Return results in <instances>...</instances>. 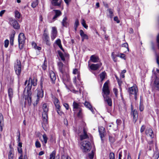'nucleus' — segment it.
<instances>
[{
  "mask_svg": "<svg viewBox=\"0 0 159 159\" xmlns=\"http://www.w3.org/2000/svg\"><path fill=\"white\" fill-rule=\"evenodd\" d=\"M58 66L59 71L62 74H63L64 72L63 64L61 62H60L58 63Z\"/></svg>",
  "mask_w": 159,
  "mask_h": 159,
  "instance_id": "nucleus-22",
  "label": "nucleus"
},
{
  "mask_svg": "<svg viewBox=\"0 0 159 159\" xmlns=\"http://www.w3.org/2000/svg\"><path fill=\"white\" fill-rule=\"evenodd\" d=\"M104 100L106 102L108 105L110 106H111L112 105V100L108 96H105L104 95H103Z\"/></svg>",
  "mask_w": 159,
  "mask_h": 159,
  "instance_id": "nucleus-17",
  "label": "nucleus"
},
{
  "mask_svg": "<svg viewBox=\"0 0 159 159\" xmlns=\"http://www.w3.org/2000/svg\"><path fill=\"white\" fill-rule=\"evenodd\" d=\"M58 53L59 56V57H60L61 60L63 61H65V55L63 54L62 52H61L60 51H58Z\"/></svg>",
  "mask_w": 159,
  "mask_h": 159,
  "instance_id": "nucleus-29",
  "label": "nucleus"
},
{
  "mask_svg": "<svg viewBox=\"0 0 159 159\" xmlns=\"http://www.w3.org/2000/svg\"><path fill=\"white\" fill-rule=\"evenodd\" d=\"M56 43L58 46L60 45L61 44V41L60 39H58L56 41Z\"/></svg>",
  "mask_w": 159,
  "mask_h": 159,
  "instance_id": "nucleus-51",
  "label": "nucleus"
},
{
  "mask_svg": "<svg viewBox=\"0 0 159 159\" xmlns=\"http://www.w3.org/2000/svg\"><path fill=\"white\" fill-rule=\"evenodd\" d=\"M80 35L81 37L82 41L83 42L84 39H89L88 36L85 34L82 30H80Z\"/></svg>",
  "mask_w": 159,
  "mask_h": 159,
  "instance_id": "nucleus-18",
  "label": "nucleus"
},
{
  "mask_svg": "<svg viewBox=\"0 0 159 159\" xmlns=\"http://www.w3.org/2000/svg\"><path fill=\"white\" fill-rule=\"evenodd\" d=\"M102 65V63H100L97 64H93L90 65L89 66L90 68L92 70H96L98 69Z\"/></svg>",
  "mask_w": 159,
  "mask_h": 159,
  "instance_id": "nucleus-12",
  "label": "nucleus"
},
{
  "mask_svg": "<svg viewBox=\"0 0 159 159\" xmlns=\"http://www.w3.org/2000/svg\"><path fill=\"white\" fill-rule=\"evenodd\" d=\"M8 95L10 99L11 102L13 96V91L11 88H9L8 89Z\"/></svg>",
  "mask_w": 159,
  "mask_h": 159,
  "instance_id": "nucleus-23",
  "label": "nucleus"
},
{
  "mask_svg": "<svg viewBox=\"0 0 159 159\" xmlns=\"http://www.w3.org/2000/svg\"><path fill=\"white\" fill-rule=\"evenodd\" d=\"M145 133L147 136H149L151 138L154 137V134L152 129L151 128L147 129L146 130Z\"/></svg>",
  "mask_w": 159,
  "mask_h": 159,
  "instance_id": "nucleus-21",
  "label": "nucleus"
},
{
  "mask_svg": "<svg viewBox=\"0 0 159 159\" xmlns=\"http://www.w3.org/2000/svg\"><path fill=\"white\" fill-rule=\"evenodd\" d=\"M116 57H120L121 58H124L125 57V55L123 53L118 54L116 56Z\"/></svg>",
  "mask_w": 159,
  "mask_h": 159,
  "instance_id": "nucleus-44",
  "label": "nucleus"
},
{
  "mask_svg": "<svg viewBox=\"0 0 159 159\" xmlns=\"http://www.w3.org/2000/svg\"><path fill=\"white\" fill-rule=\"evenodd\" d=\"M43 140H42V142H44V143L45 144L47 142V140L48 139V138L47 137V135L46 134H44L43 135Z\"/></svg>",
  "mask_w": 159,
  "mask_h": 159,
  "instance_id": "nucleus-36",
  "label": "nucleus"
},
{
  "mask_svg": "<svg viewBox=\"0 0 159 159\" xmlns=\"http://www.w3.org/2000/svg\"><path fill=\"white\" fill-rule=\"evenodd\" d=\"M132 111L131 112V115L133 117V121L135 123L137 120L138 117V113L137 111L135 110H133L132 109Z\"/></svg>",
  "mask_w": 159,
  "mask_h": 159,
  "instance_id": "nucleus-15",
  "label": "nucleus"
},
{
  "mask_svg": "<svg viewBox=\"0 0 159 159\" xmlns=\"http://www.w3.org/2000/svg\"><path fill=\"white\" fill-rule=\"evenodd\" d=\"M114 20L117 23H119L120 22L117 16H115L114 18Z\"/></svg>",
  "mask_w": 159,
  "mask_h": 159,
  "instance_id": "nucleus-52",
  "label": "nucleus"
},
{
  "mask_svg": "<svg viewBox=\"0 0 159 159\" xmlns=\"http://www.w3.org/2000/svg\"><path fill=\"white\" fill-rule=\"evenodd\" d=\"M89 157L90 159H93L94 157V153L93 151L89 154Z\"/></svg>",
  "mask_w": 159,
  "mask_h": 159,
  "instance_id": "nucleus-43",
  "label": "nucleus"
},
{
  "mask_svg": "<svg viewBox=\"0 0 159 159\" xmlns=\"http://www.w3.org/2000/svg\"><path fill=\"white\" fill-rule=\"evenodd\" d=\"M38 3L37 1H35L34 2H33L32 3L31 6L32 7L34 8L36 7V6L38 5Z\"/></svg>",
  "mask_w": 159,
  "mask_h": 159,
  "instance_id": "nucleus-42",
  "label": "nucleus"
},
{
  "mask_svg": "<svg viewBox=\"0 0 159 159\" xmlns=\"http://www.w3.org/2000/svg\"><path fill=\"white\" fill-rule=\"evenodd\" d=\"M78 70L77 69H74L73 71V73L74 74H76L78 73Z\"/></svg>",
  "mask_w": 159,
  "mask_h": 159,
  "instance_id": "nucleus-61",
  "label": "nucleus"
},
{
  "mask_svg": "<svg viewBox=\"0 0 159 159\" xmlns=\"http://www.w3.org/2000/svg\"><path fill=\"white\" fill-rule=\"evenodd\" d=\"M35 146L37 148H39L41 147V144L39 142L36 141L35 142Z\"/></svg>",
  "mask_w": 159,
  "mask_h": 159,
  "instance_id": "nucleus-47",
  "label": "nucleus"
},
{
  "mask_svg": "<svg viewBox=\"0 0 159 159\" xmlns=\"http://www.w3.org/2000/svg\"><path fill=\"white\" fill-rule=\"evenodd\" d=\"M52 33H55L57 34V30L56 28L54 27H53L52 28Z\"/></svg>",
  "mask_w": 159,
  "mask_h": 159,
  "instance_id": "nucleus-48",
  "label": "nucleus"
},
{
  "mask_svg": "<svg viewBox=\"0 0 159 159\" xmlns=\"http://www.w3.org/2000/svg\"><path fill=\"white\" fill-rule=\"evenodd\" d=\"M25 40V38L24 34L22 33H20L18 37L19 47L20 50L22 49L23 48Z\"/></svg>",
  "mask_w": 159,
  "mask_h": 159,
  "instance_id": "nucleus-3",
  "label": "nucleus"
},
{
  "mask_svg": "<svg viewBox=\"0 0 159 159\" xmlns=\"http://www.w3.org/2000/svg\"><path fill=\"white\" fill-rule=\"evenodd\" d=\"M110 159H115L114 154L113 152H111L109 154Z\"/></svg>",
  "mask_w": 159,
  "mask_h": 159,
  "instance_id": "nucleus-41",
  "label": "nucleus"
},
{
  "mask_svg": "<svg viewBox=\"0 0 159 159\" xmlns=\"http://www.w3.org/2000/svg\"><path fill=\"white\" fill-rule=\"evenodd\" d=\"M154 84L157 89L159 90V79L157 78L156 79L154 82Z\"/></svg>",
  "mask_w": 159,
  "mask_h": 159,
  "instance_id": "nucleus-32",
  "label": "nucleus"
},
{
  "mask_svg": "<svg viewBox=\"0 0 159 159\" xmlns=\"http://www.w3.org/2000/svg\"><path fill=\"white\" fill-rule=\"evenodd\" d=\"M113 91L115 93L116 96L117 97L118 94L117 89L116 88H114L113 89Z\"/></svg>",
  "mask_w": 159,
  "mask_h": 159,
  "instance_id": "nucleus-55",
  "label": "nucleus"
},
{
  "mask_svg": "<svg viewBox=\"0 0 159 159\" xmlns=\"http://www.w3.org/2000/svg\"><path fill=\"white\" fill-rule=\"evenodd\" d=\"M10 24L12 25L15 29H19V26L17 21L15 20L10 19Z\"/></svg>",
  "mask_w": 159,
  "mask_h": 159,
  "instance_id": "nucleus-11",
  "label": "nucleus"
},
{
  "mask_svg": "<svg viewBox=\"0 0 159 159\" xmlns=\"http://www.w3.org/2000/svg\"><path fill=\"white\" fill-rule=\"evenodd\" d=\"M50 78L53 84L55 83V80L56 79V76L55 73L53 71H51L50 73Z\"/></svg>",
  "mask_w": 159,
  "mask_h": 159,
  "instance_id": "nucleus-25",
  "label": "nucleus"
},
{
  "mask_svg": "<svg viewBox=\"0 0 159 159\" xmlns=\"http://www.w3.org/2000/svg\"><path fill=\"white\" fill-rule=\"evenodd\" d=\"M67 20V18L66 16L63 19L62 22V24L63 26L66 27L67 25V23L66 21Z\"/></svg>",
  "mask_w": 159,
  "mask_h": 159,
  "instance_id": "nucleus-30",
  "label": "nucleus"
},
{
  "mask_svg": "<svg viewBox=\"0 0 159 159\" xmlns=\"http://www.w3.org/2000/svg\"><path fill=\"white\" fill-rule=\"evenodd\" d=\"M4 125L3 117L2 115L0 113V131H2V127Z\"/></svg>",
  "mask_w": 159,
  "mask_h": 159,
  "instance_id": "nucleus-24",
  "label": "nucleus"
},
{
  "mask_svg": "<svg viewBox=\"0 0 159 159\" xmlns=\"http://www.w3.org/2000/svg\"><path fill=\"white\" fill-rule=\"evenodd\" d=\"M57 111L60 115L61 116L63 114V112L60 111V108L57 109Z\"/></svg>",
  "mask_w": 159,
  "mask_h": 159,
  "instance_id": "nucleus-58",
  "label": "nucleus"
},
{
  "mask_svg": "<svg viewBox=\"0 0 159 159\" xmlns=\"http://www.w3.org/2000/svg\"><path fill=\"white\" fill-rule=\"evenodd\" d=\"M81 148L84 152H88L91 149V144L89 142L85 141H83L81 142Z\"/></svg>",
  "mask_w": 159,
  "mask_h": 159,
  "instance_id": "nucleus-5",
  "label": "nucleus"
},
{
  "mask_svg": "<svg viewBox=\"0 0 159 159\" xmlns=\"http://www.w3.org/2000/svg\"><path fill=\"white\" fill-rule=\"evenodd\" d=\"M122 47L126 48L128 51H129V48H128V44L127 43H125L122 44Z\"/></svg>",
  "mask_w": 159,
  "mask_h": 159,
  "instance_id": "nucleus-50",
  "label": "nucleus"
},
{
  "mask_svg": "<svg viewBox=\"0 0 159 159\" xmlns=\"http://www.w3.org/2000/svg\"><path fill=\"white\" fill-rule=\"evenodd\" d=\"M54 102L57 109L60 108V106L59 105V102L58 99L56 98H54Z\"/></svg>",
  "mask_w": 159,
  "mask_h": 159,
  "instance_id": "nucleus-27",
  "label": "nucleus"
},
{
  "mask_svg": "<svg viewBox=\"0 0 159 159\" xmlns=\"http://www.w3.org/2000/svg\"><path fill=\"white\" fill-rule=\"evenodd\" d=\"M15 17L18 19H20V14L17 10H15L14 11Z\"/></svg>",
  "mask_w": 159,
  "mask_h": 159,
  "instance_id": "nucleus-33",
  "label": "nucleus"
},
{
  "mask_svg": "<svg viewBox=\"0 0 159 159\" xmlns=\"http://www.w3.org/2000/svg\"><path fill=\"white\" fill-rule=\"evenodd\" d=\"M106 74L105 72H103L101 73L99 75L100 78L101 79V81H102L105 78Z\"/></svg>",
  "mask_w": 159,
  "mask_h": 159,
  "instance_id": "nucleus-31",
  "label": "nucleus"
},
{
  "mask_svg": "<svg viewBox=\"0 0 159 159\" xmlns=\"http://www.w3.org/2000/svg\"><path fill=\"white\" fill-rule=\"evenodd\" d=\"M42 67L43 69L45 70L47 68V62L45 60L44 61V62L43 63V64L42 65Z\"/></svg>",
  "mask_w": 159,
  "mask_h": 159,
  "instance_id": "nucleus-40",
  "label": "nucleus"
},
{
  "mask_svg": "<svg viewBox=\"0 0 159 159\" xmlns=\"http://www.w3.org/2000/svg\"><path fill=\"white\" fill-rule=\"evenodd\" d=\"M61 159H71V158L67 155H63L61 157Z\"/></svg>",
  "mask_w": 159,
  "mask_h": 159,
  "instance_id": "nucleus-46",
  "label": "nucleus"
},
{
  "mask_svg": "<svg viewBox=\"0 0 159 159\" xmlns=\"http://www.w3.org/2000/svg\"><path fill=\"white\" fill-rule=\"evenodd\" d=\"M40 85L41 88L37 89V99L36 101V104L38 103V102L39 101L40 98H42L43 96V91L42 89L43 88V83L42 80L40 83Z\"/></svg>",
  "mask_w": 159,
  "mask_h": 159,
  "instance_id": "nucleus-7",
  "label": "nucleus"
},
{
  "mask_svg": "<svg viewBox=\"0 0 159 159\" xmlns=\"http://www.w3.org/2000/svg\"><path fill=\"white\" fill-rule=\"evenodd\" d=\"M18 151L20 154H22V151L21 147H18L17 148Z\"/></svg>",
  "mask_w": 159,
  "mask_h": 159,
  "instance_id": "nucleus-53",
  "label": "nucleus"
},
{
  "mask_svg": "<svg viewBox=\"0 0 159 159\" xmlns=\"http://www.w3.org/2000/svg\"><path fill=\"white\" fill-rule=\"evenodd\" d=\"M5 12V10H3L0 12V16H2Z\"/></svg>",
  "mask_w": 159,
  "mask_h": 159,
  "instance_id": "nucleus-63",
  "label": "nucleus"
},
{
  "mask_svg": "<svg viewBox=\"0 0 159 159\" xmlns=\"http://www.w3.org/2000/svg\"><path fill=\"white\" fill-rule=\"evenodd\" d=\"M32 47L34 48H36V46H37V45L35 43H34V42H32Z\"/></svg>",
  "mask_w": 159,
  "mask_h": 159,
  "instance_id": "nucleus-62",
  "label": "nucleus"
},
{
  "mask_svg": "<svg viewBox=\"0 0 159 159\" xmlns=\"http://www.w3.org/2000/svg\"><path fill=\"white\" fill-rule=\"evenodd\" d=\"M15 33L14 32V34L13 35H11L10 37V44L11 45H13L14 34Z\"/></svg>",
  "mask_w": 159,
  "mask_h": 159,
  "instance_id": "nucleus-35",
  "label": "nucleus"
},
{
  "mask_svg": "<svg viewBox=\"0 0 159 159\" xmlns=\"http://www.w3.org/2000/svg\"><path fill=\"white\" fill-rule=\"evenodd\" d=\"M145 126L144 125H143L142 126V127H141V129H140V132L141 133H142L143 132L145 129Z\"/></svg>",
  "mask_w": 159,
  "mask_h": 159,
  "instance_id": "nucleus-57",
  "label": "nucleus"
},
{
  "mask_svg": "<svg viewBox=\"0 0 159 159\" xmlns=\"http://www.w3.org/2000/svg\"><path fill=\"white\" fill-rule=\"evenodd\" d=\"M10 150L8 154V159H14V150L13 148L10 146Z\"/></svg>",
  "mask_w": 159,
  "mask_h": 159,
  "instance_id": "nucleus-19",
  "label": "nucleus"
},
{
  "mask_svg": "<svg viewBox=\"0 0 159 159\" xmlns=\"http://www.w3.org/2000/svg\"><path fill=\"white\" fill-rule=\"evenodd\" d=\"M42 38L43 40L46 44L49 46L50 45L49 37L47 33H43Z\"/></svg>",
  "mask_w": 159,
  "mask_h": 159,
  "instance_id": "nucleus-10",
  "label": "nucleus"
},
{
  "mask_svg": "<svg viewBox=\"0 0 159 159\" xmlns=\"http://www.w3.org/2000/svg\"><path fill=\"white\" fill-rule=\"evenodd\" d=\"M84 105L85 106L88 108L93 113H94V111L92 108V106L89 102H85L84 103Z\"/></svg>",
  "mask_w": 159,
  "mask_h": 159,
  "instance_id": "nucleus-26",
  "label": "nucleus"
},
{
  "mask_svg": "<svg viewBox=\"0 0 159 159\" xmlns=\"http://www.w3.org/2000/svg\"><path fill=\"white\" fill-rule=\"evenodd\" d=\"M37 80L36 78L30 77L27 85L24 91V97L25 99V103L28 104L29 106L31 104V90L32 86H36L37 85Z\"/></svg>",
  "mask_w": 159,
  "mask_h": 159,
  "instance_id": "nucleus-1",
  "label": "nucleus"
},
{
  "mask_svg": "<svg viewBox=\"0 0 159 159\" xmlns=\"http://www.w3.org/2000/svg\"><path fill=\"white\" fill-rule=\"evenodd\" d=\"M99 58L98 57L95 55H92L90 57V60L93 62H98L99 61Z\"/></svg>",
  "mask_w": 159,
  "mask_h": 159,
  "instance_id": "nucleus-16",
  "label": "nucleus"
},
{
  "mask_svg": "<svg viewBox=\"0 0 159 159\" xmlns=\"http://www.w3.org/2000/svg\"><path fill=\"white\" fill-rule=\"evenodd\" d=\"M138 91L136 85H134L132 87H130L128 89V92L130 94L134 95V98L137 99V93Z\"/></svg>",
  "mask_w": 159,
  "mask_h": 159,
  "instance_id": "nucleus-8",
  "label": "nucleus"
},
{
  "mask_svg": "<svg viewBox=\"0 0 159 159\" xmlns=\"http://www.w3.org/2000/svg\"><path fill=\"white\" fill-rule=\"evenodd\" d=\"M53 11H54L55 15L53 17L52 20H55L57 18L61 15L62 13L59 10H54Z\"/></svg>",
  "mask_w": 159,
  "mask_h": 159,
  "instance_id": "nucleus-20",
  "label": "nucleus"
},
{
  "mask_svg": "<svg viewBox=\"0 0 159 159\" xmlns=\"http://www.w3.org/2000/svg\"><path fill=\"white\" fill-rule=\"evenodd\" d=\"M109 83V81L107 80L104 84L102 89V92L103 93V94H102L103 96L104 95L105 96H107L110 94V91L108 86Z\"/></svg>",
  "mask_w": 159,
  "mask_h": 159,
  "instance_id": "nucleus-6",
  "label": "nucleus"
},
{
  "mask_svg": "<svg viewBox=\"0 0 159 159\" xmlns=\"http://www.w3.org/2000/svg\"><path fill=\"white\" fill-rule=\"evenodd\" d=\"M73 107L74 109H75L74 111H76V110H78L79 108V105L78 103H76L75 101H74L73 102Z\"/></svg>",
  "mask_w": 159,
  "mask_h": 159,
  "instance_id": "nucleus-28",
  "label": "nucleus"
},
{
  "mask_svg": "<svg viewBox=\"0 0 159 159\" xmlns=\"http://www.w3.org/2000/svg\"><path fill=\"white\" fill-rule=\"evenodd\" d=\"M77 110L79 111L77 114L78 117L80 118L82 116V109L81 108H79Z\"/></svg>",
  "mask_w": 159,
  "mask_h": 159,
  "instance_id": "nucleus-39",
  "label": "nucleus"
},
{
  "mask_svg": "<svg viewBox=\"0 0 159 159\" xmlns=\"http://www.w3.org/2000/svg\"><path fill=\"white\" fill-rule=\"evenodd\" d=\"M9 44V41L8 40L6 39L4 41V46L5 48H7Z\"/></svg>",
  "mask_w": 159,
  "mask_h": 159,
  "instance_id": "nucleus-45",
  "label": "nucleus"
},
{
  "mask_svg": "<svg viewBox=\"0 0 159 159\" xmlns=\"http://www.w3.org/2000/svg\"><path fill=\"white\" fill-rule=\"evenodd\" d=\"M21 63L20 60H17L14 64V70L16 74L19 76L21 72Z\"/></svg>",
  "mask_w": 159,
  "mask_h": 159,
  "instance_id": "nucleus-4",
  "label": "nucleus"
},
{
  "mask_svg": "<svg viewBox=\"0 0 159 159\" xmlns=\"http://www.w3.org/2000/svg\"><path fill=\"white\" fill-rule=\"evenodd\" d=\"M57 34L52 33L51 36L52 39L53 40L57 36Z\"/></svg>",
  "mask_w": 159,
  "mask_h": 159,
  "instance_id": "nucleus-49",
  "label": "nucleus"
},
{
  "mask_svg": "<svg viewBox=\"0 0 159 159\" xmlns=\"http://www.w3.org/2000/svg\"><path fill=\"white\" fill-rule=\"evenodd\" d=\"M116 122L117 125H120L121 123V121L120 119H117Z\"/></svg>",
  "mask_w": 159,
  "mask_h": 159,
  "instance_id": "nucleus-59",
  "label": "nucleus"
},
{
  "mask_svg": "<svg viewBox=\"0 0 159 159\" xmlns=\"http://www.w3.org/2000/svg\"><path fill=\"white\" fill-rule=\"evenodd\" d=\"M65 2L67 5H68L69 3L71 2V0H64Z\"/></svg>",
  "mask_w": 159,
  "mask_h": 159,
  "instance_id": "nucleus-64",
  "label": "nucleus"
},
{
  "mask_svg": "<svg viewBox=\"0 0 159 159\" xmlns=\"http://www.w3.org/2000/svg\"><path fill=\"white\" fill-rule=\"evenodd\" d=\"M42 108L43 110V113L42 115L43 122L42 123V126L45 130H46L47 129L48 126V107L47 105L44 103L43 105Z\"/></svg>",
  "mask_w": 159,
  "mask_h": 159,
  "instance_id": "nucleus-2",
  "label": "nucleus"
},
{
  "mask_svg": "<svg viewBox=\"0 0 159 159\" xmlns=\"http://www.w3.org/2000/svg\"><path fill=\"white\" fill-rule=\"evenodd\" d=\"M109 14H110V16L111 18H112L113 16V10L111 9H109L107 10Z\"/></svg>",
  "mask_w": 159,
  "mask_h": 159,
  "instance_id": "nucleus-37",
  "label": "nucleus"
},
{
  "mask_svg": "<svg viewBox=\"0 0 159 159\" xmlns=\"http://www.w3.org/2000/svg\"><path fill=\"white\" fill-rule=\"evenodd\" d=\"M56 155V151H53L50 154V157L49 159H55Z\"/></svg>",
  "mask_w": 159,
  "mask_h": 159,
  "instance_id": "nucleus-34",
  "label": "nucleus"
},
{
  "mask_svg": "<svg viewBox=\"0 0 159 159\" xmlns=\"http://www.w3.org/2000/svg\"><path fill=\"white\" fill-rule=\"evenodd\" d=\"M81 24L84 28L86 29H87L88 26L86 25L85 21L84 19H82V20Z\"/></svg>",
  "mask_w": 159,
  "mask_h": 159,
  "instance_id": "nucleus-38",
  "label": "nucleus"
},
{
  "mask_svg": "<svg viewBox=\"0 0 159 159\" xmlns=\"http://www.w3.org/2000/svg\"><path fill=\"white\" fill-rule=\"evenodd\" d=\"M79 25V22L78 20H76L75 21V26H76V27H77Z\"/></svg>",
  "mask_w": 159,
  "mask_h": 159,
  "instance_id": "nucleus-60",
  "label": "nucleus"
},
{
  "mask_svg": "<svg viewBox=\"0 0 159 159\" xmlns=\"http://www.w3.org/2000/svg\"><path fill=\"white\" fill-rule=\"evenodd\" d=\"M98 131L101 138V141L103 142L104 138L105 135L106 131L105 128L102 126H99L98 127Z\"/></svg>",
  "mask_w": 159,
  "mask_h": 159,
  "instance_id": "nucleus-9",
  "label": "nucleus"
},
{
  "mask_svg": "<svg viewBox=\"0 0 159 159\" xmlns=\"http://www.w3.org/2000/svg\"><path fill=\"white\" fill-rule=\"evenodd\" d=\"M87 130L86 129L84 128L83 129V134L80 135L81 140L86 139L89 138L88 135L87 134Z\"/></svg>",
  "mask_w": 159,
  "mask_h": 159,
  "instance_id": "nucleus-14",
  "label": "nucleus"
},
{
  "mask_svg": "<svg viewBox=\"0 0 159 159\" xmlns=\"http://www.w3.org/2000/svg\"><path fill=\"white\" fill-rule=\"evenodd\" d=\"M63 106L66 108L67 110L69 109V106L68 104L66 103H64L63 104Z\"/></svg>",
  "mask_w": 159,
  "mask_h": 159,
  "instance_id": "nucleus-56",
  "label": "nucleus"
},
{
  "mask_svg": "<svg viewBox=\"0 0 159 159\" xmlns=\"http://www.w3.org/2000/svg\"><path fill=\"white\" fill-rule=\"evenodd\" d=\"M62 0H51V3L54 6L60 7Z\"/></svg>",
  "mask_w": 159,
  "mask_h": 159,
  "instance_id": "nucleus-13",
  "label": "nucleus"
},
{
  "mask_svg": "<svg viewBox=\"0 0 159 159\" xmlns=\"http://www.w3.org/2000/svg\"><path fill=\"white\" fill-rule=\"evenodd\" d=\"M120 87V90H121V86L122 84V81L120 80H118V81H117Z\"/></svg>",
  "mask_w": 159,
  "mask_h": 159,
  "instance_id": "nucleus-54",
  "label": "nucleus"
}]
</instances>
